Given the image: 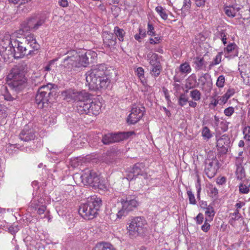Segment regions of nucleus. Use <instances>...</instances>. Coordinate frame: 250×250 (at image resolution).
<instances>
[{"label": "nucleus", "mask_w": 250, "mask_h": 250, "mask_svg": "<svg viewBox=\"0 0 250 250\" xmlns=\"http://www.w3.org/2000/svg\"><path fill=\"white\" fill-rule=\"evenodd\" d=\"M105 67L101 64L93 67L86 74V84L92 89H105L110 83V80L105 72Z\"/></svg>", "instance_id": "1"}, {"label": "nucleus", "mask_w": 250, "mask_h": 250, "mask_svg": "<svg viewBox=\"0 0 250 250\" xmlns=\"http://www.w3.org/2000/svg\"><path fill=\"white\" fill-rule=\"evenodd\" d=\"M13 43L15 59L33 55L35 51L40 48V45L33 34L27 35L22 39V41L16 40Z\"/></svg>", "instance_id": "2"}, {"label": "nucleus", "mask_w": 250, "mask_h": 250, "mask_svg": "<svg viewBox=\"0 0 250 250\" xmlns=\"http://www.w3.org/2000/svg\"><path fill=\"white\" fill-rule=\"evenodd\" d=\"M7 82L15 92H22L27 86V79L24 71L21 67L15 66L7 76Z\"/></svg>", "instance_id": "3"}, {"label": "nucleus", "mask_w": 250, "mask_h": 250, "mask_svg": "<svg viewBox=\"0 0 250 250\" xmlns=\"http://www.w3.org/2000/svg\"><path fill=\"white\" fill-rule=\"evenodd\" d=\"M67 57L63 59L62 65L68 71H71L75 68L86 67L89 63L87 53L79 54L75 50L67 52Z\"/></svg>", "instance_id": "4"}, {"label": "nucleus", "mask_w": 250, "mask_h": 250, "mask_svg": "<svg viewBox=\"0 0 250 250\" xmlns=\"http://www.w3.org/2000/svg\"><path fill=\"white\" fill-rule=\"evenodd\" d=\"M102 205V200L94 195L87 198V201L80 207L79 213L85 220L94 218Z\"/></svg>", "instance_id": "5"}, {"label": "nucleus", "mask_w": 250, "mask_h": 250, "mask_svg": "<svg viewBox=\"0 0 250 250\" xmlns=\"http://www.w3.org/2000/svg\"><path fill=\"white\" fill-rule=\"evenodd\" d=\"M127 233L130 238L138 236L144 237L148 232L146 221L143 218L137 217L133 219L127 227Z\"/></svg>", "instance_id": "6"}, {"label": "nucleus", "mask_w": 250, "mask_h": 250, "mask_svg": "<svg viewBox=\"0 0 250 250\" xmlns=\"http://www.w3.org/2000/svg\"><path fill=\"white\" fill-rule=\"evenodd\" d=\"M121 207L119 208L117 217L121 219L126 216L130 212L135 209L139 205L137 197L134 195H123L121 198Z\"/></svg>", "instance_id": "7"}, {"label": "nucleus", "mask_w": 250, "mask_h": 250, "mask_svg": "<svg viewBox=\"0 0 250 250\" xmlns=\"http://www.w3.org/2000/svg\"><path fill=\"white\" fill-rule=\"evenodd\" d=\"M82 181L84 185L91 187H99L100 180L96 173L93 170L85 169L81 176Z\"/></svg>", "instance_id": "8"}, {"label": "nucleus", "mask_w": 250, "mask_h": 250, "mask_svg": "<svg viewBox=\"0 0 250 250\" xmlns=\"http://www.w3.org/2000/svg\"><path fill=\"white\" fill-rule=\"evenodd\" d=\"M134 134L133 131L108 133L103 136L102 142L104 145L117 143L128 138Z\"/></svg>", "instance_id": "9"}, {"label": "nucleus", "mask_w": 250, "mask_h": 250, "mask_svg": "<svg viewBox=\"0 0 250 250\" xmlns=\"http://www.w3.org/2000/svg\"><path fill=\"white\" fill-rule=\"evenodd\" d=\"M205 172L209 178H212L216 174L219 168V162L214 155H209L205 160Z\"/></svg>", "instance_id": "10"}, {"label": "nucleus", "mask_w": 250, "mask_h": 250, "mask_svg": "<svg viewBox=\"0 0 250 250\" xmlns=\"http://www.w3.org/2000/svg\"><path fill=\"white\" fill-rule=\"evenodd\" d=\"M144 112V107L141 105L133 104L127 118V123L130 125L137 123L143 117Z\"/></svg>", "instance_id": "11"}, {"label": "nucleus", "mask_w": 250, "mask_h": 250, "mask_svg": "<svg viewBox=\"0 0 250 250\" xmlns=\"http://www.w3.org/2000/svg\"><path fill=\"white\" fill-rule=\"evenodd\" d=\"M138 176L142 177L145 179L148 178L146 169L145 164L143 163H138L134 165L131 173L128 175V179L131 180L135 179Z\"/></svg>", "instance_id": "12"}, {"label": "nucleus", "mask_w": 250, "mask_h": 250, "mask_svg": "<svg viewBox=\"0 0 250 250\" xmlns=\"http://www.w3.org/2000/svg\"><path fill=\"white\" fill-rule=\"evenodd\" d=\"M20 139L25 142L33 140L35 138L34 129L29 125H26L19 135Z\"/></svg>", "instance_id": "13"}, {"label": "nucleus", "mask_w": 250, "mask_h": 250, "mask_svg": "<svg viewBox=\"0 0 250 250\" xmlns=\"http://www.w3.org/2000/svg\"><path fill=\"white\" fill-rule=\"evenodd\" d=\"M230 144V140L228 136L223 135L217 139L216 146L220 151L224 153L228 151V149Z\"/></svg>", "instance_id": "14"}, {"label": "nucleus", "mask_w": 250, "mask_h": 250, "mask_svg": "<svg viewBox=\"0 0 250 250\" xmlns=\"http://www.w3.org/2000/svg\"><path fill=\"white\" fill-rule=\"evenodd\" d=\"M49 97V96L38 91L35 97V102L39 108H42L45 106V104H48Z\"/></svg>", "instance_id": "15"}, {"label": "nucleus", "mask_w": 250, "mask_h": 250, "mask_svg": "<svg viewBox=\"0 0 250 250\" xmlns=\"http://www.w3.org/2000/svg\"><path fill=\"white\" fill-rule=\"evenodd\" d=\"M89 105L90 106V108H88L89 112L87 113V114L90 115H97L100 113L102 107V104L99 101H91V99H90Z\"/></svg>", "instance_id": "16"}, {"label": "nucleus", "mask_w": 250, "mask_h": 250, "mask_svg": "<svg viewBox=\"0 0 250 250\" xmlns=\"http://www.w3.org/2000/svg\"><path fill=\"white\" fill-rule=\"evenodd\" d=\"M89 102L90 99L83 102H78V103L75 104L78 112L81 114H87V113L89 112L88 108L90 107V106L89 105Z\"/></svg>", "instance_id": "17"}, {"label": "nucleus", "mask_w": 250, "mask_h": 250, "mask_svg": "<svg viewBox=\"0 0 250 250\" xmlns=\"http://www.w3.org/2000/svg\"><path fill=\"white\" fill-rule=\"evenodd\" d=\"M14 47H9L4 49H0V55L4 62H8L9 59L15 58Z\"/></svg>", "instance_id": "18"}, {"label": "nucleus", "mask_w": 250, "mask_h": 250, "mask_svg": "<svg viewBox=\"0 0 250 250\" xmlns=\"http://www.w3.org/2000/svg\"><path fill=\"white\" fill-rule=\"evenodd\" d=\"M44 22L43 19L33 18L29 19L27 22V28L29 29L37 30Z\"/></svg>", "instance_id": "19"}, {"label": "nucleus", "mask_w": 250, "mask_h": 250, "mask_svg": "<svg viewBox=\"0 0 250 250\" xmlns=\"http://www.w3.org/2000/svg\"><path fill=\"white\" fill-rule=\"evenodd\" d=\"M15 39L12 38L9 35H5L0 42V49H4L10 47H14L13 42L15 41Z\"/></svg>", "instance_id": "20"}, {"label": "nucleus", "mask_w": 250, "mask_h": 250, "mask_svg": "<svg viewBox=\"0 0 250 250\" xmlns=\"http://www.w3.org/2000/svg\"><path fill=\"white\" fill-rule=\"evenodd\" d=\"M77 90L75 89H69L63 91L62 92V97L68 101H74L76 97Z\"/></svg>", "instance_id": "21"}, {"label": "nucleus", "mask_w": 250, "mask_h": 250, "mask_svg": "<svg viewBox=\"0 0 250 250\" xmlns=\"http://www.w3.org/2000/svg\"><path fill=\"white\" fill-rule=\"evenodd\" d=\"M90 95L88 92L85 90H82L78 91L77 90L76 97L75 99V104L78 103V102H83L86 101L90 98Z\"/></svg>", "instance_id": "22"}, {"label": "nucleus", "mask_w": 250, "mask_h": 250, "mask_svg": "<svg viewBox=\"0 0 250 250\" xmlns=\"http://www.w3.org/2000/svg\"><path fill=\"white\" fill-rule=\"evenodd\" d=\"M194 68L196 71L205 69L206 67V62L203 58L196 57L194 59Z\"/></svg>", "instance_id": "23"}, {"label": "nucleus", "mask_w": 250, "mask_h": 250, "mask_svg": "<svg viewBox=\"0 0 250 250\" xmlns=\"http://www.w3.org/2000/svg\"><path fill=\"white\" fill-rule=\"evenodd\" d=\"M103 41L104 44L109 47L114 46L116 43V38L111 33L104 35Z\"/></svg>", "instance_id": "24"}, {"label": "nucleus", "mask_w": 250, "mask_h": 250, "mask_svg": "<svg viewBox=\"0 0 250 250\" xmlns=\"http://www.w3.org/2000/svg\"><path fill=\"white\" fill-rule=\"evenodd\" d=\"M147 60L148 61L149 63L151 66L161 64L159 56L157 54L155 53L150 52L148 54H147Z\"/></svg>", "instance_id": "25"}, {"label": "nucleus", "mask_w": 250, "mask_h": 250, "mask_svg": "<svg viewBox=\"0 0 250 250\" xmlns=\"http://www.w3.org/2000/svg\"><path fill=\"white\" fill-rule=\"evenodd\" d=\"M239 8H235L233 6H226L224 7V12L227 16L233 18L236 16Z\"/></svg>", "instance_id": "26"}, {"label": "nucleus", "mask_w": 250, "mask_h": 250, "mask_svg": "<svg viewBox=\"0 0 250 250\" xmlns=\"http://www.w3.org/2000/svg\"><path fill=\"white\" fill-rule=\"evenodd\" d=\"M196 86V77L194 74L190 75L186 80V87L191 89Z\"/></svg>", "instance_id": "27"}, {"label": "nucleus", "mask_w": 250, "mask_h": 250, "mask_svg": "<svg viewBox=\"0 0 250 250\" xmlns=\"http://www.w3.org/2000/svg\"><path fill=\"white\" fill-rule=\"evenodd\" d=\"M92 250H116V249L109 243H102L97 245Z\"/></svg>", "instance_id": "28"}, {"label": "nucleus", "mask_w": 250, "mask_h": 250, "mask_svg": "<svg viewBox=\"0 0 250 250\" xmlns=\"http://www.w3.org/2000/svg\"><path fill=\"white\" fill-rule=\"evenodd\" d=\"M114 33L115 34L114 37H117L120 42L124 41L125 32L123 29H121L118 26H115L114 29Z\"/></svg>", "instance_id": "29"}, {"label": "nucleus", "mask_w": 250, "mask_h": 250, "mask_svg": "<svg viewBox=\"0 0 250 250\" xmlns=\"http://www.w3.org/2000/svg\"><path fill=\"white\" fill-rule=\"evenodd\" d=\"M52 88V84L51 83H48L46 85H43L41 86L39 88L38 91L39 92H41L42 93H44L45 95L46 94V95L50 96L52 93L51 89Z\"/></svg>", "instance_id": "30"}, {"label": "nucleus", "mask_w": 250, "mask_h": 250, "mask_svg": "<svg viewBox=\"0 0 250 250\" xmlns=\"http://www.w3.org/2000/svg\"><path fill=\"white\" fill-rule=\"evenodd\" d=\"M34 202L35 201H33L31 203L30 208L32 210H37L39 214H42L43 213L45 210L46 209V207L44 206H42L39 207V205Z\"/></svg>", "instance_id": "31"}, {"label": "nucleus", "mask_w": 250, "mask_h": 250, "mask_svg": "<svg viewBox=\"0 0 250 250\" xmlns=\"http://www.w3.org/2000/svg\"><path fill=\"white\" fill-rule=\"evenodd\" d=\"M205 213L209 222H211L213 219V217L215 215L214 208L210 205H208V207L205 209Z\"/></svg>", "instance_id": "32"}, {"label": "nucleus", "mask_w": 250, "mask_h": 250, "mask_svg": "<svg viewBox=\"0 0 250 250\" xmlns=\"http://www.w3.org/2000/svg\"><path fill=\"white\" fill-rule=\"evenodd\" d=\"M235 93V90L233 88H229L226 93L221 98L220 100L223 103H226L228 99L232 96Z\"/></svg>", "instance_id": "33"}, {"label": "nucleus", "mask_w": 250, "mask_h": 250, "mask_svg": "<svg viewBox=\"0 0 250 250\" xmlns=\"http://www.w3.org/2000/svg\"><path fill=\"white\" fill-rule=\"evenodd\" d=\"M180 71L183 74H188L191 71V68L188 62H185L180 65Z\"/></svg>", "instance_id": "34"}, {"label": "nucleus", "mask_w": 250, "mask_h": 250, "mask_svg": "<svg viewBox=\"0 0 250 250\" xmlns=\"http://www.w3.org/2000/svg\"><path fill=\"white\" fill-rule=\"evenodd\" d=\"M227 34L224 30H221L220 31H218L216 33V37L220 39L223 44L226 45L227 44Z\"/></svg>", "instance_id": "35"}, {"label": "nucleus", "mask_w": 250, "mask_h": 250, "mask_svg": "<svg viewBox=\"0 0 250 250\" xmlns=\"http://www.w3.org/2000/svg\"><path fill=\"white\" fill-rule=\"evenodd\" d=\"M155 10L162 19L164 20H166L167 19L168 16L166 13V10L164 9L161 6H157L155 8Z\"/></svg>", "instance_id": "36"}, {"label": "nucleus", "mask_w": 250, "mask_h": 250, "mask_svg": "<svg viewBox=\"0 0 250 250\" xmlns=\"http://www.w3.org/2000/svg\"><path fill=\"white\" fill-rule=\"evenodd\" d=\"M236 175L237 179L242 180L245 176V172L242 166H238L236 168Z\"/></svg>", "instance_id": "37"}, {"label": "nucleus", "mask_w": 250, "mask_h": 250, "mask_svg": "<svg viewBox=\"0 0 250 250\" xmlns=\"http://www.w3.org/2000/svg\"><path fill=\"white\" fill-rule=\"evenodd\" d=\"M152 69L151 70V73L152 74V75L154 77H158L161 71H162V67L161 65V64L151 66Z\"/></svg>", "instance_id": "38"}, {"label": "nucleus", "mask_w": 250, "mask_h": 250, "mask_svg": "<svg viewBox=\"0 0 250 250\" xmlns=\"http://www.w3.org/2000/svg\"><path fill=\"white\" fill-rule=\"evenodd\" d=\"M190 96L192 100L198 101L201 99V93L198 89H194L190 91Z\"/></svg>", "instance_id": "39"}, {"label": "nucleus", "mask_w": 250, "mask_h": 250, "mask_svg": "<svg viewBox=\"0 0 250 250\" xmlns=\"http://www.w3.org/2000/svg\"><path fill=\"white\" fill-rule=\"evenodd\" d=\"M222 54L218 53L217 55L213 59V61L210 63L209 65V68L211 69L214 65L219 64L221 62Z\"/></svg>", "instance_id": "40"}, {"label": "nucleus", "mask_w": 250, "mask_h": 250, "mask_svg": "<svg viewBox=\"0 0 250 250\" xmlns=\"http://www.w3.org/2000/svg\"><path fill=\"white\" fill-rule=\"evenodd\" d=\"M136 73L142 84H145L146 83V80L144 78V69L142 67H138L136 71Z\"/></svg>", "instance_id": "41"}, {"label": "nucleus", "mask_w": 250, "mask_h": 250, "mask_svg": "<svg viewBox=\"0 0 250 250\" xmlns=\"http://www.w3.org/2000/svg\"><path fill=\"white\" fill-rule=\"evenodd\" d=\"M202 135L205 139H209L212 137L209 129L207 126H204L202 129Z\"/></svg>", "instance_id": "42"}, {"label": "nucleus", "mask_w": 250, "mask_h": 250, "mask_svg": "<svg viewBox=\"0 0 250 250\" xmlns=\"http://www.w3.org/2000/svg\"><path fill=\"white\" fill-rule=\"evenodd\" d=\"M225 78L224 75H220L216 81V85L219 88H223L225 85Z\"/></svg>", "instance_id": "43"}, {"label": "nucleus", "mask_w": 250, "mask_h": 250, "mask_svg": "<svg viewBox=\"0 0 250 250\" xmlns=\"http://www.w3.org/2000/svg\"><path fill=\"white\" fill-rule=\"evenodd\" d=\"M188 102V98L185 94H181L178 98V104L181 106H185Z\"/></svg>", "instance_id": "44"}, {"label": "nucleus", "mask_w": 250, "mask_h": 250, "mask_svg": "<svg viewBox=\"0 0 250 250\" xmlns=\"http://www.w3.org/2000/svg\"><path fill=\"white\" fill-rule=\"evenodd\" d=\"M230 216L231 217V219L229 221V223H232L233 221L238 220L241 217V215L239 213V210L236 209L233 213L230 214Z\"/></svg>", "instance_id": "45"}, {"label": "nucleus", "mask_w": 250, "mask_h": 250, "mask_svg": "<svg viewBox=\"0 0 250 250\" xmlns=\"http://www.w3.org/2000/svg\"><path fill=\"white\" fill-rule=\"evenodd\" d=\"M240 75L243 79L244 83L250 85V74L249 75V74L241 71Z\"/></svg>", "instance_id": "46"}, {"label": "nucleus", "mask_w": 250, "mask_h": 250, "mask_svg": "<svg viewBox=\"0 0 250 250\" xmlns=\"http://www.w3.org/2000/svg\"><path fill=\"white\" fill-rule=\"evenodd\" d=\"M187 194L189 199V203L191 204L195 205L196 203L195 196L190 190L187 191Z\"/></svg>", "instance_id": "47"}, {"label": "nucleus", "mask_w": 250, "mask_h": 250, "mask_svg": "<svg viewBox=\"0 0 250 250\" xmlns=\"http://www.w3.org/2000/svg\"><path fill=\"white\" fill-rule=\"evenodd\" d=\"M8 1L10 3L21 5L28 3L31 0H8Z\"/></svg>", "instance_id": "48"}, {"label": "nucleus", "mask_w": 250, "mask_h": 250, "mask_svg": "<svg viewBox=\"0 0 250 250\" xmlns=\"http://www.w3.org/2000/svg\"><path fill=\"white\" fill-rule=\"evenodd\" d=\"M244 138L248 141H250V126L245 127L243 130Z\"/></svg>", "instance_id": "49"}, {"label": "nucleus", "mask_w": 250, "mask_h": 250, "mask_svg": "<svg viewBox=\"0 0 250 250\" xmlns=\"http://www.w3.org/2000/svg\"><path fill=\"white\" fill-rule=\"evenodd\" d=\"M208 222H209L207 218H206L204 225L201 227L202 230L206 232L208 231L210 228V225Z\"/></svg>", "instance_id": "50"}, {"label": "nucleus", "mask_w": 250, "mask_h": 250, "mask_svg": "<svg viewBox=\"0 0 250 250\" xmlns=\"http://www.w3.org/2000/svg\"><path fill=\"white\" fill-rule=\"evenodd\" d=\"M190 5V0H184L182 10L183 11H187L189 9Z\"/></svg>", "instance_id": "51"}, {"label": "nucleus", "mask_w": 250, "mask_h": 250, "mask_svg": "<svg viewBox=\"0 0 250 250\" xmlns=\"http://www.w3.org/2000/svg\"><path fill=\"white\" fill-rule=\"evenodd\" d=\"M239 191L242 193L247 194L250 191V189L247 186L241 184L239 186Z\"/></svg>", "instance_id": "52"}, {"label": "nucleus", "mask_w": 250, "mask_h": 250, "mask_svg": "<svg viewBox=\"0 0 250 250\" xmlns=\"http://www.w3.org/2000/svg\"><path fill=\"white\" fill-rule=\"evenodd\" d=\"M147 34L150 36L155 35L154 28L153 25L150 22L147 23Z\"/></svg>", "instance_id": "53"}, {"label": "nucleus", "mask_w": 250, "mask_h": 250, "mask_svg": "<svg viewBox=\"0 0 250 250\" xmlns=\"http://www.w3.org/2000/svg\"><path fill=\"white\" fill-rule=\"evenodd\" d=\"M162 40V38L161 36H157L154 37V38H150V43L151 44H157L160 42Z\"/></svg>", "instance_id": "54"}, {"label": "nucleus", "mask_w": 250, "mask_h": 250, "mask_svg": "<svg viewBox=\"0 0 250 250\" xmlns=\"http://www.w3.org/2000/svg\"><path fill=\"white\" fill-rule=\"evenodd\" d=\"M234 108L230 106L224 110V113L227 116H230L234 113Z\"/></svg>", "instance_id": "55"}, {"label": "nucleus", "mask_w": 250, "mask_h": 250, "mask_svg": "<svg viewBox=\"0 0 250 250\" xmlns=\"http://www.w3.org/2000/svg\"><path fill=\"white\" fill-rule=\"evenodd\" d=\"M236 47V45L234 43H230L227 45L226 50L228 53H230L234 50Z\"/></svg>", "instance_id": "56"}, {"label": "nucleus", "mask_w": 250, "mask_h": 250, "mask_svg": "<svg viewBox=\"0 0 250 250\" xmlns=\"http://www.w3.org/2000/svg\"><path fill=\"white\" fill-rule=\"evenodd\" d=\"M19 229L17 226H11L8 229L9 232L12 235L15 234L18 231Z\"/></svg>", "instance_id": "57"}, {"label": "nucleus", "mask_w": 250, "mask_h": 250, "mask_svg": "<svg viewBox=\"0 0 250 250\" xmlns=\"http://www.w3.org/2000/svg\"><path fill=\"white\" fill-rule=\"evenodd\" d=\"M207 77L208 74H204L202 75L201 77H200L198 79L199 82L201 83L203 85H205L207 80Z\"/></svg>", "instance_id": "58"}, {"label": "nucleus", "mask_w": 250, "mask_h": 250, "mask_svg": "<svg viewBox=\"0 0 250 250\" xmlns=\"http://www.w3.org/2000/svg\"><path fill=\"white\" fill-rule=\"evenodd\" d=\"M196 222L198 224H201L203 223L204 220V216L202 213H199L196 217Z\"/></svg>", "instance_id": "59"}, {"label": "nucleus", "mask_w": 250, "mask_h": 250, "mask_svg": "<svg viewBox=\"0 0 250 250\" xmlns=\"http://www.w3.org/2000/svg\"><path fill=\"white\" fill-rule=\"evenodd\" d=\"M151 90V89L150 86H148L146 84V83L145 84H143L142 91L145 93V94H146L147 92H150Z\"/></svg>", "instance_id": "60"}, {"label": "nucleus", "mask_w": 250, "mask_h": 250, "mask_svg": "<svg viewBox=\"0 0 250 250\" xmlns=\"http://www.w3.org/2000/svg\"><path fill=\"white\" fill-rule=\"evenodd\" d=\"M15 145H13L11 144L7 145L6 146V150L7 152L10 153H12V151L16 148Z\"/></svg>", "instance_id": "61"}, {"label": "nucleus", "mask_w": 250, "mask_h": 250, "mask_svg": "<svg viewBox=\"0 0 250 250\" xmlns=\"http://www.w3.org/2000/svg\"><path fill=\"white\" fill-rule=\"evenodd\" d=\"M195 4L198 7L203 6L205 4L206 0H193Z\"/></svg>", "instance_id": "62"}, {"label": "nucleus", "mask_w": 250, "mask_h": 250, "mask_svg": "<svg viewBox=\"0 0 250 250\" xmlns=\"http://www.w3.org/2000/svg\"><path fill=\"white\" fill-rule=\"evenodd\" d=\"M59 3L60 6L63 7H66L68 5L67 0H59Z\"/></svg>", "instance_id": "63"}, {"label": "nucleus", "mask_w": 250, "mask_h": 250, "mask_svg": "<svg viewBox=\"0 0 250 250\" xmlns=\"http://www.w3.org/2000/svg\"><path fill=\"white\" fill-rule=\"evenodd\" d=\"M4 99L7 101H13L15 98L13 97L10 94L6 93L4 95Z\"/></svg>", "instance_id": "64"}]
</instances>
